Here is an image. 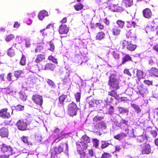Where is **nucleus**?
I'll list each match as a JSON object with an SVG mask.
<instances>
[{
  "label": "nucleus",
  "instance_id": "nucleus-33",
  "mask_svg": "<svg viewBox=\"0 0 158 158\" xmlns=\"http://www.w3.org/2000/svg\"><path fill=\"white\" fill-rule=\"evenodd\" d=\"M131 107L134 109L137 114L140 113L141 111V109L139 106L135 104H131Z\"/></svg>",
  "mask_w": 158,
  "mask_h": 158
},
{
  "label": "nucleus",
  "instance_id": "nucleus-16",
  "mask_svg": "<svg viewBox=\"0 0 158 158\" xmlns=\"http://www.w3.org/2000/svg\"><path fill=\"white\" fill-rule=\"evenodd\" d=\"M158 25V21L157 20H153L149 26L146 27L147 29H151V31H153Z\"/></svg>",
  "mask_w": 158,
  "mask_h": 158
},
{
  "label": "nucleus",
  "instance_id": "nucleus-5",
  "mask_svg": "<svg viewBox=\"0 0 158 158\" xmlns=\"http://www.w3.org/2000/svg\"><path fill=\"white\" fill-rule=\"evenodd\" d=\"M31 99L36 105L42 107L43 103V99L42 96L37 94L33 95Z\"/></svg>",
  "mask_w": 158,
  "mask_h": 158
},
{
  "label": "nucleus",
  "instance_id": "nucleus-43",
  "mask_svg": "<svg viewBox=\"0 0 158 158\" xmlns=\"http://www.w3.org/2000/svg\"><path fill=\"white\" fill-rule=\"evenodd\" d=\"M44 47L43 46L39 45L37 46L35 49V52L36 53H39L41 52L43 50Z\"/></svg>",
  "mask_w": 158,
  "mask_h": 158
},
{
  "label": "nucleus",
  "instance_id": "nucleus-6",
  "mask_svg": "<svg viewBox=\"0 0 158 158\" xmlns=\"http://www.w3.org/2000/svg\"><path fill=\"white\" fill-rule=\"evenodd\" d=\"M29 123H27L24 121L19 120L16 123V125L18 129L22 131H25L27 129V124H29Z\"/></svg>",
  "mask_w": 158,
  "mask_h": 158
},
{
  "label": "nucleus",
  "instance_id": "nucleus-36",
  "mask_svg": "<svg viewBox=\"0 0 158 158\" xmlns=\"http://www.w3.org/2000/svg\"><path fill=\"white\" fill-rule=\"evenodd\" d=\"M92 142L93 147L96 148H98L99 144V140L96 138L93 139Z\"/></svg>",
  "mask_w": 158,
  "mask_h": 158
},
{
  "label": "nucleus",
  "instance_id": "nucleus-50",
  "mask_svg": "<svg viewBox=\"0 0 158 158\" xmlns=\"http://www.w3.org/2000/svg\"><path fill=\"white\" fill-rule=\"evenodd\" d=\"M35 140L37 143H40L41 142V136L39 135H35Z\"/></svg>",
  "mask_w": 158,
  "mask_h": 158
},
{
  "label": "nucleus",
  "instance_id": "nucleus-57",
  "mask_svg": "<svg viewBox=\"0 0 158 158\" xmlns=\"http://www.w3.org/2000/svg\"><path fill=\"white\" fill-rule=\"evenodd\" d=\"M104 118L103 117H100L98 116H95L93 118V121L95 122H97L98 121H100Z\"/></svg>",
  "mask_w": 158,
  "mask_h": 158
},
{
  "label": "nucleus",
  "instance_id": "nucleus-22",
  "mask_svg": "<svg viewBox=\"0 0 158 158\" xmlns=\"http://www.w3.org/2000/svg\"><path fill=\"white\" fill-rule=\"evenodd\" d=\"M55 66L54 64L51 63H47L44 67L42 68V69L44 70H49L53 71L55 68Z\"/></svg>",
  "mask_w": 158,
  "mask_h": 158
},
{
  "label": "nucleus",
  "instance_id": "nucleus-34",
  "mask_svg": "<svg viewBox=\"0 0 158 158\" xmlns=\"http://www.w3.org/2000/svg\"><path fill=\"white\" fill-rule=\"evenodd\" d=\"M135 25L136 23L135 22L133 21H129L127 22L126 26L127 28H130L135 27Z\"/></svg>",
  "mask_w": 158,
  "mask_h": 158
},
{
  "label": "nucleus",
  "instance_id": "nucleus-47",
  "mask_svg": "<svg viewBox=\"0 0 158 158\" xmlns=\"http://www.w3.org/2000/svg\"><path fill=\"white\" fill-rule=\"evenodd\" d=\"M7 54L10 56H13L15 54L14 50L12 48V47L10 48L8 50L7 52Z\"/></svg>",
  "mask_w": 158,
  "mask_h": 158
},
{
  "label": "nucleus",
  "instance_id": "nucleus-45",
  "mask_svg": "<svg viewBox=\"0 0 158 158\" xmlns=\"http://www.w3.org/2000/svg\"><path fill=\"white\" fill-rule=\"evenodd\" d=\"M48 60L51 61L53 63L57 64H58V61H57V59L54 58V56H52V55H50L48 56Z\"/></svg>",
  "mask_w": 158,
  "mask_h": 158
},
{
  "label": "nucleus",
  "instance_id": "nucleus-2",
  "mask_svg": "<svg viewBox=\"0 0 158 158\" xmlns=\"http://www.w3.org/2000/svg\"><path fill=\"white\" fill-rule=\"evenodd\" d=\"M119 82L118 79L117 78V76L115 74H111L109 78L108 85L110 88L117 90L119 89Z\"/></svg>",
  "mask_w": 158,
  "mask_h": 158
},
{
  "label": "nucleus",
  "instance_id": "nucleus-25",
  "mask_svg": "<svg viewBox=\"0 0 158 158\" xmlns=\"http://www.w3.org/2000/svg\"><path fill=\"white\" fill-rule=\"evenodd\" d=\"M105 33L104 32H99L96 35L95 38L96 40H101L104 39L105 37Z\"/></svg>",
  "mask_w": 158,
  "mask_h": 158
},
{
  "label": "nucleus",
  "instance_id": "nucleus-9",
  "mask_svg": "<svg viewBox=\"0 0 158 158\" xmlns=\"http://www.w3.org/2000/svg\"><path fill=\"white\" fill-rule=\"evenodd\" d=\"M141 153L143 155L149 154L151 151V147L149 144H145L141 147Z\"/></svg>",
  "mask_w": 158,
  "mask_h": 158
},
{
  "label": "nucleus",
  "instance_id": "nucleus-38",
  "mask_svg": "<svg viewBox=\"0 0 158 158\" xmlns=\"http://www.w3.org/2000/svg\"><path fill=\"white\" fill-rule=\"evenodd\" d=\"M116 23L119 28H123L124 26L125 22L121 20H118L117 21Z\"/></svg>",
  "mask_w": 158,
  "mask_h": 158
},
{
  "label": "nucleus",
  "instance_id": "nucleus-42",
  "mask_svg": "<svg viewBox=\"0 0 158 158\" xmlns=\"http://www.w3.org/2000/svg\"><path fill=\"white\" fill-rule=\"evenodd\" d=\"M21 140L25 143L27 144L28 145L31 144V143L28 140L27 136H23L21 137Z\"/></svg>",
  "mask_w": 158,
  "mask_h": 158
},
{
  "label": "nucleus",
  "instance_id": "nucleus-14",
  "mask_svg": "<svg viewBox=\"0 0 158 158\" xmlns=\"http://www.w3.org/2000/svg\"><path fill=\"white\" fill-rule=\"evenodd\" d=\"M69 31V29L66 25H61L59 27V32L60 34H66Z\"/></svg>",
  "mask_w": 158,
  "mask_h": 158
},
{
  "label": "nucleus",
  "instance_id": "nucleus-52",
  "mask_svg": "<svg viewBox=\"0 0 158 158\" xmlns=\"http://www.w3.org/2000/svg\"><path fill=\"white\" fill-rule=\"evenodd\" d=\"M82 138L83 140L87 143H90V139L88 136L86 135H84L82 136Z\"/></svg>",
  "mask_w": 158,
  "mask_h": 158
},
{
  "label": "nucleus",
  "instance_id": "nucleus-30",
  "mask_svg": "<svg viewBox=\"0 0 158 158\" xmlns=\"http://www.w3.org/2000/svg\"><path fill=\"white\" fill-rule=\"evenodd\" d=\"M122 2L127 7L131 6L133 4V0H122Z\"/></svg>",
  "mask_w": 158,
  "mask_h": 158
},
{
  "label": "nucleus",
  "instance_id": "nucleus-40",
  "mask_svg": "<svg viewBox=\"0 0 158 158\" xmlns=\"http://www.w3.org/2000/svg\"><path fill=\"white\" fill-rule=\"evenodd\" d=\"M47 82L48 84L52 88L54 89L56 87V85L55 83L52 80L49 79L47 80Z\"/></svg>",
  "mask_w": 158,
  "mask_h": 158
},
{
  "label": "nucleus",
  "instance_id": "nucleus-21",
  "mask_svg": "<svg viewBox=\"0 0 158 158\" xmlns=\"http://www.w3.org/2000/svg\"><path fill=\"white\" fill-rule=\"evenodd\" d=\"M48 12L45 10L40 11L38 15V17L40 20H43L45 16L48 15Z\"/></svg>",
  "mask_w": 158,
  "mask_h": 158
},
{
  "label": "nucleus",
  "instance_id": "nucleus-41",
  "mask_svg": "<svg viewBox=\"0 0 158 158\" xmlns=\"http://www.w3.org/2000/svg\"><path fill=\"white\" fill-rule=\"evenodd\" d=\"M75 9L77 11H79L82 10L84 7L83 5L81 3L77 4L74 6Z\"/></svg>",
  "mask_w": 158,
  "mask_h": 158
},
{
  "label": "nucleus",
  "instance_id": "nucleus-8",
  "mask_svg": "<svg viewBox=\"0 0 158 158\" xmlns=\"http://www.w3.org/2000/svg\"><path fill=\"white\" fill-rule=\"evenodd\" d=\"M76 146L77 150L84 151L87 149L88 145L84 141H81L77 142Z\"/></svg>",
  "mask_w": 158,
  "mask_h": 158
},
{
  "label": "nucleus",
  "instance_id": "nucleus-27",
  "mask_svg": "<svg viewBox=\"0 0 158 158\" xmlns=\"http://www.w3.org/2000/svg\"><path fill=\"white\" fill-rule=\"evenodd\" d=\"M144 73L142 70H137L136 72V76L137 77L138 81H140V80L144 78Z\"/></svg>",
  "mask_w": 158,
  "mask_h": 158
},
{
  "label": "nucleus",
  "instance_id": "nucleus-12",
  "mask_svg": "<svg viewBox=\"0 0 158 158\" xmlns=\"http://www.w3.org/2000/svg\"><path fill=\"white\" fill-rule=\"evenodd\" d=\"M142 13L143 16L146 18L149 19L151 18L152 16V12L151 10L148 8H146L144 9Z\"/></svg>",
  "mask_w": 158,
  "mask_h": 158
},
{
  "label": "nucleus",
  "instance_id": "nucleus-49",
  "mask_svg": "<svg viewBox=\"0 0 158 158\" xmlns=\"http://www.w3.org/2000/svg\"><path fill=\"white\" fill-rule=\"evenodd\" d=\"M23 72L22 70H17L14 72V76L17 78V79L23 73Z\"/></svg>",
  "mask_w": 158,
  "mask_h": 158
},
{
  "label": "nucleus",
  "instance_id": "nucleus-20",
  "mask_svg": "<svg viewBox=\"0 0 158 158\" xmlns=\"http://www.w3.org/2000/svg\"><path fill=\"white\" fill-rule=\"evenodd\" d=\"M45 55L39 54L37 56L34 61L36 63H38L45 60Z\"/></svg>",
  "mask_w": 158,
  "mask_h": 158
},
{
  "label": "nucleus",
  "instance_id": "nucleus-60",
  "mask_svg": "<svg viewBox=\"0 0 158 158\" xmlns=\"http://www.w3.org/2000/svg\"><path fill=\"white\" fill-rule=\"evenodd\" d=\"M40 32L42 35L43 36H44L47 35L48 33L49 32V31L48 30H46V29H44L40 30Z\"/></svg>",
  "mask_w": 158,
  "mask_h": 158
},
{
  "label": "nucleus",
  "instance_id": "nucleus-10",
  "mask_svg": "<svg viewBox=\"0 0 158 158\" xmlns=\"http://www.w3.org/2000/svg\"><path fill=\"white\" fill-rule=\"evenodd\" d=\"M127 37L129 39L131 42L135 40L136 38V36L135 33L134 31H131V30L128 31L126 33Z\"/></svg>",
  "mask_w": 158,
  "mask_h": 158
},
{
  "label": "nucleus",
  "instance_id": "nucleus-13",
  "mask_svg": "<svg viewBox=\"0 0 158 158\" xmlns=\"http://www.w3.org/2000/svg\"><path fill=\"white\" fill-rule=\"evenodd\" d=\"M149 75L151 77H158V69L155 67H152L148 70Z\"/></svg>",
  "mask_w": 158,
  "mask_h": 158
},
{
  "label": "nucleus",
  "instance_id": "nucleus-44",
  "mask_svg": "<svg viewBox=\"0 0 158 158\" xmlns=\"http://www.w3.org/2000/svg\"><path fill=\"white\" fill-rule=\"evenodd\" d=\"M49 47H48V49L50 50L52 52L54 51L55 49V46L54 43L52 42V41H51L49 43Z\"/></svg>",
  "mask_w": 158,
  "mask_h": 158
},
{
  "label": "nucleus",
  "instance_id": "nucleus-51",
  "mask_svg": "<svg viewBox=\"0 0 158 158\" xmlns=\"http://www.w3.org/2000/svg\"><path fill=\"white\" fill-rule=\"evenodd\" d=\"M112 55L115 59H119L120 58V54L118 52L113 51L112 53Z\"/></svg>",
  "mask_w": 158,
  "mask_h": 158
},
{
  "label": "nucleus",
  "instance_id": "nucleus-59",
  "mask_svg": "<svg viewBox=\"0 0 158 158\" xmlns=\"http://www.w3.org/2000/svg\"><path fill=\"white\" fill-rule=\"evenodd\" d=\"M96 26L99 28L100 30H102L104 29L103 25L100 23H96Z\"/></svg>",
  "mask_w": 158,
  "mask_h": 158
},
{
  "label": "nucleus",
  "instance_id": "nucleus-56",
  "mask_svg": "<svg viewBox=\"0 0 158 158\" xmlns=\"http://www.w3.org/2000/svg\"><path fill=\"white\" fill-rule=\"evenodd\" d=\"M129 42L126 40H123L122 43V49H124L126 47V48Z\"/></svg>",
  "mask_w": 158,
  "mask_h": 158
},
{
  "label": "nucleus",
  "instance_id": "nucleus-15",
  "mask_svg": "<svg viewBox=\"0 0 158 158\" xmlns=\"http://www.w3.org/2000/svg\"><path fill=\"white\" fill-rule=\"evenodd\" d=\"M128 131L129 130L128 129H126L125 132H121L120 134H118L114 136V139L117 140H119L127 136L128 132Z\"/></svg>",
  "mask_w": 158,
  "mask_h": 158
},
{
  "label": "nucleus",
  "instance_id": "nucleus-35",
  "mask_svg": "<svg viewBox=\"0 0 158 158\" xmlns=\"http://www.w3.org/2000/svg\"><path fill=\"white\" fill-rule=\"evenodd\" d=\"M67 96L66 95L63 94L60 95L59 98V100L60 104L63 105L64 103V101Z\"/></svg>",
  "mask_w": 158,
  "mask_h": 158
},
{
  "label": "nucleus",
  "instance_id": "nucleus-26",
  "mask_svg": "<svg viewBox=\"0 0 158 158\" xmlns=\"http://www.w3.org/2000/svg\"><path fill=\"white\" fill-rule=\"evenodd\" d=\"M138 89H139L138 92L139 93L142 95H143L148 92L147 89L141 85L140 86Z\"/></svg>",
  "mask_w": 158,
  "mask_h": 158
},
{
  "label": "nucleus",
  "instance_id": "nucleus-62",
  "mask_svg": "<svg viewBox=\"0 0 158 158\" xmlns=\"http://www.w3.org/2000/svg\"><path fill=\"white\" fill-rule=\"evenodd\" d=\"M11 73H9L7 74L6 77V79L7 81H12V80L11 79L12 77Z\"/></svg>",
  "mask_w": 158,
  "mask_h": 158
},
{
  "label": "nucleus",
  "instance_id": "nucleus-11",
  "mask_svg": "<svg viewBox=\"0 0 158 158\" xmlns=\"http://www.w3.org/2000/svg\"><path fill=\"white\" fill-rule=\"evenodd\" d=\"M132 61V59L131 55L128 54H125L122 58L120 65H123L126 62Z\"/></svg>",
  "mask_w": 158,
  "mask_h": 158
},
{
  "label": "nucleus",
  "instance_id": "nucleus-32",
  "mask_svg": "<svg viewBox=\"0 0 158 158\" xmlns=\"http://www.w3.org/2000/svg\"><path fill=\"white\" fill-rule=\"evenodd\" d=\"M15 38V36L13 34H10L7 35L5 38V40L7 42L12 40Z\"/></svg>",
  "mask_w": 158,
  "mask_h": 158
},
{
  "label": "nucleus",
  "instance_id": "nucleus-4",
  "mask_svg": "<svg viewBox=\"0 0 158 158\" xmlns=\"http://www.w3.org/2000/svg\"><path fill=\"white\" fill-rule=\"evenodd\" d=\"M68 112L71 116H75L77 114L78 108L77 104L73 102L70 103L68 106Z\"/></svg>",
  "mask_w": 158,
  "mask_h": 158
},
{
  "label": "nucleus",
  "instance_id": "nucleus-55",
  "mask_svg": "<svg viewBox=\"0 0 158 158\" xmlns=\"http://www.w3.org/2000/svg\"><path fill=\"white\" fill-rule=\"evenodd\" d=\"M89 108L95 107L94 103V99L92 98L88 102Z\"/></svg>",
  "mask_w": 158,
  "mask_h": 158
},
{
  "label": "nucleus",
  "instance_id": "nucleus-64",
  "mask_svg": "<svg viewBox=\"0 0 158 158\" xmlns=\"http://www.w3.org/2000/svg\"><path fill=\"white\" fill-rule=\"evenodd\" d=\"M88 154L90 157H92L94 156V151L92 149L88 150Z\"/></svg>",
  "mask_w": 158,
  "mask_h": 158
},
{
  "label": "nucleus",
  "instance_id": "nucleus-29",
  "mask_svg": "<svg viewBox=\"0 0 158 158\" xmlns=\"http://www.w3.org/2000/svg\"><path fill=\"white\" fill-rule=\"evenodd\" d=\"M110 144H111V143L108 142L107 141H101V148L102 149H104L108 147Z\"/></svg>",
  "mask_w": 158,
  "mask_h": 158
},
{
  "label": "nucleus",
  "instance_id": "nucleus-24",
  "mask_svg": "<svg viewBox=\"0 0 158 158\" xmlns=\"http://www.w3.org/2000/svg\"><path fill=\"white\" fill-rule=\"evenodd\" d=\"M137 141L140 144V146L142 147L143 145L147 144V140L143 137L140 136L138 138Z\"/></svg>",
  "mask_w": 158,
  "mask_h": 158
},
{
  "label": "nucleus",
  "instance_id": "nucleus-54",
  "mask_svg": "<svg viewBox=\"0 0 158 158\" xmlns=\"http://www.w3.org/2000/svg\"><path fill=\"white\" fill-rule=\"evenodd\" d=\"M24 108V106L21 105H18L15 106V109L18 111L23 110Z\"/></svg>",
  "mask_w": 158,
  "mask_h": 158
},
{
  "label": "nucleus",
  "instance_id": "nucleus-1",
  "mask_svg": "<svg viewBox=\"0 0 158 158\" xmlns=\"http://www.w3.org/2000/svg\"><path fill=\"white\" fill-rule=\"evenodd\" d=\"M1 151L4 153H8L11 155H14V157L18 158H21L23 157V154H18L16 152L17 150L14 149L10 146L7 145L6 144L3 143L1 147Z\"/></svg>",
  "mask_w": 158,
  "mask_h": 158
},
{
  "label": "nucleus",
  "instance_id": "nucleus-63",
  "mask_svg": "<svg viewBox=\"0 0 158 158\" xmlns=\"http://www.w3.org/2000/svg\"><path fill=\"white\" fill-rule=\"evenodd\" d=\"M123 73L124 74H126L130 76H131L132 74L128 69H125L124 70Z\"/></svg>",
  "mask_w": 158,
  "mask_h": 158
},
{
  "label": "nucleus",
  "instance_id": "nucleus-53",
  "mask_svg": "<svg viewBox=\"0 0 158 158\" xmlns=\"http://www.w3.org/2000/svg\"><path fill=\"white\" fill-rule=\"evenodd\" d=\"M112 156V155L110 153L104 152L102 155L101 158H111Z\"/></svg>",
  "mask_w": 158,
  "mask_h": 158
},
{
  "label": "nucleus",
  "instance_id": "nucleus-3",
  "mask_svg": "<svg viewBox=\"0 0 158 158\" xmlns=\"http://www.w3.org/2000/svg\"><path fill=\"white\" fill-rule=\"evenodd\" d=\"M65 144L66 145V150L67 151L68 149V146L67 143L65 142L61 143L60 145L54 147L53 150L51 153V158H58L57 154L62 152L63 150V146Z\"/></svg>",
  "mask_w": 158,
  "mask_h": 158
},
{
  "label": "nucleus",
  "instance_id": "nucleus-7",
  "mask_svg": "<svg viewBox=\"0 0 158 158\" xmlns=\"http://www.w3.org/2000/svg\"><path fill=\"white\" fill-rule=\"evenodd\" d=\"M7 108H3L0 110V117L4 119H10L11 117L10 113Z\"/></svg>",
  "mask_w": 158,
  "mask_h": 158
},
{
  "label": "nucleus",
  "instance_id": "nucleus-23",
  "mask_svg": "<svg viewBox=\"0 0 158 158\" xmlns=\"http://www.w3.org/2000/svg\"><path fill=\"white\" fill-rule=\"evenodd\" d=\"M112 6V8H114L112 9V10L114 12H121L123 9V8L122 7L119 6L118 4H117V5L113 4Z\"/></svg>",
  "mask_w": 158,
  "mask_h": 158
},
{
  "label": "nucleus",
  "instance_id": "nucleus-17",
  "mask_svg": "<svg viewBox=\"0 0 158 158\" xmlns=\"http://www.w3.org/2000/svg\"><path fill=\"white\" fill-rule=\"evenodd\" d=\"M0 135L2 137H7L8 135V130L7 128L2 127L0 129Z\"/></svg>",
  "mask_w": 158,
  "mask_h": 158
},
{
  "label": "nucleus",
  "instance_id": "nucleus-19",
  "mask_svg": "<svg viewBox=\"0 0 158 158\" xmlns=\"http://www.w3.org/2000/svg\"><path fill=\"white\" fill-rule=\"evenodd\" d=\"M107 114H112L113 113L114 110V108L113 106L110 105H106L104 108Z\"/></svg>",
  "mask_w": 158,
  "mask_h": 158
},
{
  "label": "nucleus",
  "instance_id": "nucleus-61",
  "mask_svg": "<svg viewBox=\"0 0 158 158\" xmlns=\"http://www.w3.org/2000/svg\"><path fill=\"white\" fill-rule=\"evenodd\" d=\"M114 90H115L114 89L113 90H112L108 92V95L112 97H114V96H115V95H116V92H115Z\"/></svg>",
  "mask_w": 158,
  "mask_h": 158
},
{
  "label": "nucleus",
  "instance_id": "nucleus-48",
  "mask_svg": "<svg viewBox=\"0 0 158 158\" xmlns=\"http://www.w3.org/2000/svg\"><path fill=\"white\" fill-rule=\"evenodd\" d=\"M76 101L77 102H80L81 98V94L80 92H77L74 94Z\"/></svg>",
  "mask_w": 158,
  "mask_h": 158
},
{
  "label": "nucleus",
  "instance_id": "nucleus-46",
  "mask_svg": "<svg viewBox=\"0 0 158 158\" xmlns=\"http://www.w3.org/2000/svg\"><path fill=\"white\" fill-rule=\"evenodd\" d=\"M26 58L25 56L22 54V56L20 60V64L23 66H24L26 64Z\"/></svg>",
  "mask_w": 158,
  "mask_h": 158
},
{
  "label": "nucleus",
  "instance_id": "nucleus-18",
  "mask_svg": "<svg viewBox=\"0 0 158 158\" xmlns=\"http://www.w3.org/2000/svg\"><path fill=\"white\" fill-rule=\"evenodd\" d=\"M112 32L113 35L118 36L120 35L121 30L118 26H115L112 29Z\"/></svg>",
  "mask_w": 158,
  "mask_h": 158
},
{
  "label": "nucleus",
  "instance_id": "nucleus-31",
  "mask_svg": "<svg viewBox=\"0 0 158 158\" xmlns=\"http://www.w3.org/2000/svg\"><path fill=\"white\" fill-rule=\"evenodd\" d=\"M66 134H63L59 135L54 140V142L57 143L65 137Z\"/></svg>",
  "mask_w": 158,
  "mask_h": 158
},
{
  "label": "nucleus",
  "instance_id": "nucleus-58",
  "mask_svg": "<svg viewBox=\"0 0 158 158\" xmlns=\"http://www.w3.org/2000/svg\"><path fill=\"white\" fill-rule=\"evenodd\" d=\"M94 103L95 107H98L100 109L102 107V105H101V103L99 100H96L94 99Z\"/></svg>",
  "mask_w": 158,
  "mask_h": 158
},
{
  "label": "nucleus",
  "instance_id": "nucleus-28",
  "mask_svg": "<svg viewBox=\"0 0 158 158\" xmlns=\"http://www.w3.org/2000/svg\"><path fill=\"white\" fill-rule=\"evenodd\" d=\"M131 41L129 42L126 48L128 50L133 51H135L137 48V46L134 44H131Z\"/></svg>",
  "mask_w": 158,
  "mask_h": 158
},
{
  "label": "nucleus",
  "instance_id": "nucleus-37",
  "mask_svg": "<svg viewBox=\"0 0 158 158\" xmlns=\"http://www.w3.org/2000/svg\"><path fill=\"white\" fill-rule=\"evenodd\" d=\"M80 158H85L86 156V153L84 151L77 150Z\"/></svg>",
  "mask_w": 158,
  "mask_h": 158
},
{
  "label": "nucleus",
  "instance_id": "nucleus-39",
  "mask_svg": "<svg viewBox=\"0 0 158 158\" xmlns=\"http://www.w3.org/2000/svg\"><path fill=\"white\" fill-rule=\"evenodd\" d=\"M118 111L120 113H127L128 114L129 112L127 108H124L121 107H118Z\"/></svg>",
  "mask_w": 158,
  "mask_h": 158
}]
</instances>
